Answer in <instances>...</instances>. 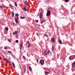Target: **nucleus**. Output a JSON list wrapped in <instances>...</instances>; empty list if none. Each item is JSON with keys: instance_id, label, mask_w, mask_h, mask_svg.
<instances>
[{"instance_id": "1", "label": "nucleus", "mask_w": 75, "mask_h": 75, "mask_svg": "<svg viewBox=\"0 0 75 75\" xmlns=\"http://www.w3.org/2000/svg\"><path fill=\"white\" fill-rule=\"evenodd\" d=\"M40 63L41 65L43 66L45 64V62L44 60H42L40 61Z\"/></svg>"}, {"instance_id": "2", "label": "nucleus", "mask_w": 75, "mask_h": 75, "mask_svg": "<svg viewBox=\"0 0 75 75\" xmlns=\"http://www.w3.org/2000/svg\"><path fill=\"white\" fill-rule=\"evenodd\" d=\"M51 14V12L50 11H47V12L46 14L47 16H49Z\"/></svg>"}, {"instance_id": "3", "label": "nucleus", "mask_w": 75, "mask_h": 75, "mask_svg": "<svg viewBox=\"0 0 75 75\" xmlns=\"http://www.w3.org/2000/svg\"><path fill=\"white\" fill-rule=\"evenodd\" d=\"M42 11H41V12H40V14L39 15L40 18H42Z\"/></svg>"}, {"instance_id": "4", "label": "nucleus", "mask_w": 75, "mask_h": 75, "mask_svg": "<svg viewBox=\"0 0 75 75\" xmlns=\"http://www.w3.org/2000/svg\"><path fill=\"white\" fill-rule=\"evenodd\" d=\"M14 19L15 20V21L16 23L18 24V21L17 20V18H14Z\"/></svg>"}, {"instance_id": "5", "label": "nucleus", "mask_w": 75, "mask_h": 75, "mask_svg": "<svg viewBox=\"0 0 75 75\" xmlns=\"http://www.w3.org/2000/svg\"><path fill=\"white\" fill-rule=\"evenodd\" d=\"M18 31H16L14 32H13V35H14L15 34H17L18 33Z\"/></svg>"}, {"instance_id": "6", "label": "nucleus", "mask_w": 75, "mask_h": 75, "mask_svg": "<svg viewBox=\"0 0 75 75\" xmlns=\"http://www.w3.org/2000/svg\"><path fill=\"white\" fill-rule=\"evenodd\" d=\"M72 67H75V61L72 64Z\"/></svg>"}, {"instance_id": "7", "label": "nucleus", "mask_w": 75, "mask_h": 75, "mask_svg": "<svg viewBox=\"0 0 75 75\" xmlns=\"http://www.w3.org/2000/svg\"><path fill=\"white\" fill-rule=\"evenodd\" d=\"M16 16H17V20H18L19 18L18 17V16H19V15L18 14H16Z\"/></svg>"}, {"instance_id": "8", "label": "nucleus", "mask_w": 75, "mask_h": 75, "mask_svg": "<svg viewBox=\"0 0 75 75\" xmlns=\"http://www.w3.org/2000/svg\"><path fill=\"white\" fill-rule=\"evenodd\" d=\"M4 60L7 63H9V61L8 60L7 58L5 59Z\"/></svg>"}, {"instance_id": "9", "label": "nucleus", "mask_w": 75, "mask_h": 75, "mask_svg": "<svg viewBox=\"0 0 75 75\" xmlns=\"http://www.w3.org/2000/svg\"><path fill=\"white\" fill-rule=\"evenodd\" d=\"M51 40L52 41V42H53V43H55V40L54 38H52Z\"/></svg>"}, {"instance_id": "10", "label": "nucleus", "mask_w": 75, "mask_h": 75, "mask_svg": "<svg viewBox=\"0 0 75 75\" xmlns=\"http://www.w3.org/2000/svg\"><path fill=\"white\" fill-rule=\"evenodd\" d=\"M29 69L30 71H31L32 70V69L30 66H28Z\"/></svg>"}, {"instance_id": "11", "label": "nucleus", "mask_w": 75, "mask_h": 75, "mask_svg": "<svg viewBox=\"0 0 75 75\" xmlns=\"http://www.w3.org/2000/svg\"><path fill=\"white\" fill-rule=\"evenodd\" d=\"M45 75H47L50 73L49 72H46V71H45Z\"/></svg>"}, {"instance_id": "12", "label": "nucleus", "mask_w": 75, "mask_h": 75, "mask_svg": "<svg viewBox=\"0 0 75 75\" xmlns=\"http://www.w3.org/2000/svg\"><path fill=\"white\" fill-rule=\"evenodd\" d=\"M24 3L25 4V5H28V4L27 3V1H24Z\"/></svg>"}, {"instance_id": "13", "label": "nucleus", "mask_w": 75, "mask_h": 75, "mask_svg": "<svg viewBox=\"0 0 75 75\" xmlns=\"http://www.w3.org/2000/svg\"><path fill=\"white\" fill-rule=\"evenodd\" d=\"M20 44H21L20 45V47H23V44L22 42H21Z\"/></svg>"}, {"instance_id": "14", "label": "nucleus", "mask_w": 75, "mask_h": 75, "mask_svg": "<svg viewBox=\"0 0 75 75\" xmlns=\"http://www.w3.org/2000/svg\"><path fill=\"white\" fill-rule=\"evenodd\" d=\"M59 42L60 44H62V41H61V39H59Z\"/></svg>"}, {"instance_id": "15", "label": "nucleus", "mask_w": 75, "mask_h": 75, "mask_svg": "<svg viewBox=\"0 0 75 75\" xmlns=\"http://www.w3.org/2000/svg\"><path fill=\"white\" fill-rule=\"evenodd\" d=\"M12 65L13 66V67L14 68H15L16 67V66H15V65L14 63H12Z\"/></svg>"}, {"instance_id": "16", "label": "nucleus", "mask_w": 75, "mask_h": 75, "mask_svg": "<svg viewBox=\"0 0 75 75\" xmlns=\"http://www.w3.org/2000/svg\"><path fill=\"white\" fill-rule=\"evenodd\" d=\"M12 13V17H13L14 15V13L12 11L11 12Z\"/></svg>"}, {"instance_id": "17", "label": "nucleus", "mask_w": 75, "mask_h": 75, "mask_svg": "<svg viewBox=\"0 0 75 75\" xmlns=\"http://www.w3.org/2000/svg\"><path fill=\"white\" fill-rule=\"evenodd\" d=\"M20 18L22 19H23L24 18H25V17L24 16L23 17H21Z\"/></svg>"}, {"instance_id": "18", "label": "nucleus", "mask_w": 75, "mask_h": 75, "mask_svg": "<svg viewBox=\"0 0 75 75\" xmlns=\"http://www.w3.org/2000/svg\"><path fill=\"white\" fill-rule=\"evenodd\" d=\"M50 1V0H45V2L48 3Z\"/></svg>"}, {"instance_id": "19", "label": "nucleus", "mask_w": 75, "mask_h": 75, "mask_svg": "<svg viewBox=\"0 0 75 75\" xmlns=\"http://www.w3.org/2000/svg\"><path fill=\"white\" fill-rule=\"evenodd\" d=\"M23 10L25 11H27V9H26V8H24Z\"/></svg>"}, {"instance_id": "20", "label": "nucleus", "mask_w": 75, "mask_h": 75, "mask_svg": "<svg viewBox=\"0 0 75 75\" xmlns=\"http://www.w3.org/2000/svg\"><path fill=\"white\" fill-rule=\"evenodd\" d=\"M44 36H45L46 37H49V36H48V35L46 34H45L44 35Z\"/></svg>"}, {"instance_id": "21", "label": "nucleus", "mask_w": 75, "mask_h": 75, "mask_svg": "<svg viewBox=\"0 0 75 75\" xmlns=\"http://www.w3.org/2000/svg\"><path fill=\"white\" fill-rule=\"evenodd\" d=\"M18 34H16V39H18Z\"/></svg>"}, {"instance_id": "22", "label": "nucleus", "mask_w": 75, "mask_h": 75, "mask_svg": "<svg viewBox=\"0 0 75 75\" xmlns=\"http://www.w3.org/2000/svg\"><path fill=\"white\" fill-rule=\"evenodd\" d=\"M65 2H67L69 1V0H64Z\"/></svg>"}, {"instance_id": "23", "label": "nucleus", "mask_w": 75, "mask_h": 75, "mask_svg": "<svg viewBox=\"0 0 75 75\" xmlns=\"http://www.w3.org/2000/svg\"><path fill=\"white\" fill-rule=\"evenodd\" d=\"M45 22V21L43 20V21H41V24H42L43 23V22Z\"/></svg>"}, {"instance_id": "24", "label": "nucleus", "mask_w": 75, "mask_h": 75, "mask_svg": "<svg viewBox=\"0 0 75 75\" xmlns=\"http://www.w3.org/2000/svg\"><path fill=\"white\" fill-rule=\"evenodd\" d=\"M8 53H11V54L12 53V52L11 51H8Z\"/></svg>"}, {"instance_id": "25", "label": "nucleus", "mask_w": 75, "mask_h": 75, "mask_svg": "<svg viewBox=\"0 0 75 75\" xmlns=\"http://www.w3.org/2000/svg\"><path fill=\"white\" fill-rule=\"evenodd\" d=\"M52 50L54 51V46L53 45L52 46Z\"/></svg>"}, {"instance_id": "26", "label": "nucleus", "mask_w": 75, "mask_h": 75, "mask_svg": "<svg viewBox=\"0 0 75 75\" xmlns=\"http://www.w3.org/2000/svg\"><path fill=\"white\" fill-rule=\"evenodd\" d=\"M30 45H28L27 46V47L28 48H30Z\"/></svg>"}, {"instance_id": "27", "label": "nucleus", "mask_w": 75, "mask_h": 75, "mask_svg": "<svg viewBox=\"0 0 75 75\" xmlns=\"http://www.w3.org/2000/svg\"><path fill=\"white\" fill-rule=\"evenodd\" d=\"M23 57L24 59H26V58L23 55Z\"/></svg>"}, {"instance_id": "28", "label": "nucleus", "mask_w": 75, "mask_h": 75, "mask_svg": "<svg viewBox=\"0 0 75 75\" xmlns=\"http://www.w3.org/2000/svg\"><path fill=\"white\" fill-rule=\"evenodd\" d=\"M8 40L9 42H11V40L10 39H8Z\"/></svg>"}, {"instance_id": "29", "label": "nucleus", "mask_w": 75, "mask_h": 75, "mask_svg": "<svg viewBox=\"0 0 75 75\" xmlns=\"http://www.w3.org/2000/svg\"><path fill=\"white\" fill-rule=\"evenodd\" d=\"M14 4L15 6H17V4L16 2H14Z\"/></svg>"}, {"instance_id": "30", "label": "nucleus", "mask_w": 75, "mask_h": 75, "mask_svg": "<svg viewBox=\"0 0 75 75\" xmlns=\"http://www.w3.org/2000/svg\"><path fill=\"white\" fill-rule=\"evenodd\" d=\"M16 42V43H18L19 42V41L18 40H16L15 41Z\"/></svg>"}, {"instance_id": "31", "label": "nucleus", "mask_w": 75, "mask_h": 75, "mask_svg": "<svg viewBox=\"0 0 75 75\" xmlns=\"http://www.w3.org/2000/svg\"><path fill=\"white\" fill-rule=\"evenodd\" d=\"M8 28H6V30L7 31H8Z\"/></svg>"}, {"instance_id": "32", "label": "nucleus", "mask_w": 75, "mask_h": 75, "mask_svg": "<svg viewBox=\"0 0 75 75\" xmlns=\"http://www.w3.org/2000/svg\"><path fill=\"white\" fill-rule=\"evenodd\" d=\"M71 56L70 57H69V60H71Z\"/></svg>"}, {"instance_id": "33", "label": "nucleus", "mask_w": 75, "mask_h": 75, "mask_svg": "<svg viewBox=\"0 0 75 75\" xmlns=\"http://www.w3.org/2000/svg\"><path fill=\"white\" fill-rule=\"evenodd\" d=\"M35 22L36 23H38V20H35Z\"/></svg>"}, {"instance_id": "34", "label": "nucleus", "mask_w": 75, "mask_h": 75, "mask_svg": "<svg viewBox=\"0 0 75 75\" xmlns=\"http://www.w3.org/2000/svg\"><path fill=\"white\" fill-rule=\"evenodd\" d=\"M4 49L5 50H7V48L6 47H5L4 48Z\"/></svg>"}, {"instance_id": "35", "label": "nucleus", "mask_w": 75, "mask_h": 75, "mask_svg": "<svg viewBox=\"0 0 75 75\" xmlns=\"http://www.w3.org/2000/svg\"><path fill=\"white\" fill-rule=\"evenodd\" d=\"M47 50H45L44 52H45V53H46V52H47Z\"/></svg>"}, {"instance_id": "36", "label": "nucleus", "mask_w": 75, "mask_h": 75, "mask_svg": "<svg viewBox=\"0 0 75 75\" xmlns=\"http://www.w3.org/2000/svg\"><path fill=\"white\" fill-rule=\"evenodd\" d=\"M0 7L2 9L3 8V7L2 6H0Z\"/></svg>"}, {"instance_id": "37", "label": "nucleus", "mask_w": 75, "mask_h": 75, "mask_svg": "<svg viewBox=\"0 0 75 75\" xmlns=\"http://www.w3.org/2000/svg\"><path fill=\"white\" fill-rule=\"evenodd\" d=\"M50 51H48V52H47V54H49L50 53Z\"/></svg>"}, {"instance_id": "38", "label": "nucleus", "mask_w": 75, "mask_h": 75, "mask_svg": "<svg viewBox=\"0 0 75 75\" xmlns=\"http://www.w3.org/2000/svg\"><path fill=\"white\" fill-rule=\"evenodd\" d=\"M27 43H28V45H30L29 42H27Z\"/></svg>"}, {"instance_id": "39", "label": "nucleus", "mask_w": 75, "mask_h": 75, "mask_svg": "<svg viewBox=\"0 0 75 75\" xmlns=\"http://www.w3.org/2000/svg\"><path fill=\"white\" fill-rule=\"evenodd\" d=\"M73 57L75 58V55H73Z\"/></svg>"}, {"instance_id": "40", "label": "nucleus", "mask_w": 75, "mask_h": 75, "mask_svg": "<svg viewBox=\"0 0 75 75\" xmlns=\"http://www.w3.org/2000/svg\"><path fill=\"white\" fill-rule=\"evenodd\" d=\"M24 8H26V6L25 5V7Z\"/></svg>"}, {"instance_id": "41", "label": "nucleus", "mask_w": 75, "mask_h": 75, "mask_svg": "<svg viewBox=\"0 0 75 75\" xmlns=\"http://www.w3.org/2000/svg\"><path fill=\"white\" fill-rule=\"evenodd\" d=\"M38 60H39V59H37V61L38 62Z\"/></svg>"}, {"instance_id": "42", "label": "nucleus", "mask_w": 75, "mask_h": 75, "mask_svg": "<svg viewBox=\"0 0 75 75\" xmlns=\"http://www.w3.org/2000/svg\"><path fill=\"white\" fill-rule=\"evenodd\" d=\"M74 58H75L74 57H73L72 58V59L73 60V59H74Z\"/></svg>"}, {"instance_id": "43", "label": "nucleus", "mask_w": 75, "mask_h": 75, "mask_svg": "<svg viewBox=\"0 0 75 75\" xmlns=\"http://www.w3.org/2000/svg\"><path fill=\"white\" fill-rule=\"evenodd\" d=\"M47 54V53H46L45 54V55H46Z\"/></svg>"}, {"instance_id": "44", "label": "nucleus", "mask_w": 75, "mask_h": 75, "mask_svg": "<svg viewBox=\"0 0 75 75\" xmlns=\"http://www.w3.org/2000/svg\"><path fill=\"white\" fill-rule=\"evenodd\" d=\"M2 7H3V8H4V6H2Z\"/></svg>"}, {"instance_id": "45", "label": "nucleus", "mask_w": 75, "mask_h": 75, "mask_svg": "<svg viewBox=\"0 0 75 75\" xmlns=\"http://www.w3.org/2000/svg\"><path fill=\"white\" fill-rule=\"evenodd\" d=\"M8 58H9V59H10V57H9Z\"/></svg>"}, {"instance_id": "46", "label": "nucleus", "mask_w": 75, "mask_h": 75, "mask_svg": "<svg viewBox=\"0 0 75 75\" xmlns=\"http://www.w3.org/2000/svg\"><path fill=\"white\" fill-rule=\"evenodd\" d=\"M22 47H20V48L21 49H22Z\"/></svg>"}, {"instance_id": "47", "label": "nucleus", "mask_w": 75, "mask_h": 75, "mask_svg": "<svg viewBox=\"0 0 75 75\" xmlns=\"http://www.w3.org/2000/svg\"><path fill=\"white\" fill-rule=\"evenodd\" d=\"M0 59L1 60V58H0Z\"/></svg>"}, {"instance_id": "48", "label": "nucleus", "mask_w": 75, "mask_h": 75, "mask_svg": "<svg viewBox=\"0 0 75 75\" xmlns=\"http://www.w3.org/2000/svg\"><path fill=\"white\" fill-rule=\"evenodd\" d=\"M15 24L14 23H13V25H15Z\"/></svg>"}, {"instance_id": "49", "label": "nucleus", "mask_w": 75, "mask_h": 75, "mask_svg": "<svg viewBox=\"0 0 75 75\" xmlns=\"http://www.w3.org/2000/svg\"><path fill=\"white\" fill-rule=\"evenodd\" d=\"M12 54V55L13 56V54Z\"/></svg>"}, {"instance_id": "50", "label": "nucleus", "mask_w": 75, "mask_h": 75, "mask_svg": "<svg viewBox=\"0 0 75 75\" xmlns=\"http://www.w3.org/2000/svg\"><path fill=\"white\" fill-rule=\"evenodd\" d=\"M12 54V55L13 56V54Z\"/></svg>"}, {"instance_id": "51", "label": "nucleus", "mask_w": 75, "mask_h": 75, "mask_svg": "<svg viewBox=\"0 0 75 75\" xmlns=\"http://www.w3.org/2000/svg\"><path fill=\"white\" fill-rule=\"evenodd\" d=\"M17 75H20L19 74H18Z\"/></svg>"}, {"instance_id": "52", "label": "nucleus", "mask_w": 75, "mask_h": 75, "mask_svg": "<svg viewBox=\"0 0 75 75\" xmlns=\"http://www.w3.org/2000/svg\"><path fill=\"white\" fill-rule=\"evenodd\" d=\"M0 58H1V56H0Z\"/></svg>"}]
</instances>
